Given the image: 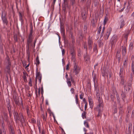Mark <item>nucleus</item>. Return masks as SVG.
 Listing matches in <instances>:
<instances>
[{
	"label": "nucleus",
	"instance_id": "f257e3e1",
	"mask_svg": "<svg viewBox=\"0 0 134 134\" xmlns=\"http://www.w3.org/2000/svg\"><path fill=\"white\" fill-rule=\"evenodd\" d=\"M5 61L6 62H7L8 65L6 67L5 69V70L7 72L9 73L10 72V67L11 66V63L10 62V59L9 57L8 56H7Z\"/></svg>",
	"mask_w": 134,
	"mask_h": 134
},
{
	"label": "nucleus",
	"instance_id": "f03ea898",
	"mask_svg": "<svg viewBox=\"0 0 134 134\" xmlns=\"http://www.w3.org/2000/svg\"><path fill=\"white\" fill-rule=\"evenodd\" d=\"M6 13L5 12H2V19L4 24L7 25L8 23V21L6 16Z\"/></svg>",
	"mask_w": 134,
	"mask_h": 134
},
{
	"label": "nucleus",
	"instance_id": "7ed1b4c3",
	"mask_svg": "<svg viewBox=\"0 0 134 134\" xmlns=\"http://www.w3.org/2000/svg\"><path fill=\"white\" fill-rule=\"evenodd\" d=\"M111 31L112 29L111 27H109L106 33L105 34L104 36L105 40H106L108 39Z\"/></svg>",
	"mask_w": 134,
	"mask_h": 134
},
{
	"label": "nucleus",
	"instance_id": "20e7f679",
	"mask_svg": "<svg viewBox=\"0 0 134 134\" xmlns=\"http://www.w3.org/2000/svg\"><path fill=\"white\" fill-rule=\"evenodd\" d=\"M70 54L71 56V58L72 60L74 62V63H75V56L76 54L75 50L73 49H71L70 50Z\"/></svg>",
	"mask_w": 134,
	"mask_h": 134
},
{
	"label": "nucleus",
	"instance_id": "39448f33",
	"mask_svg": "<svg viewBox=\"0 0 134 134\" xmlns=\"http://www.w3.org/2000/svg\"><path fill=\"white\" fill-rule=\"evenodd\" d=\"M96 109L99 111L97 116H99L101 115V114L100 112L103 109V106L102 104H98L96 108Z\"/></svg>",
	"mask_w": 134,
	"mask_h": 134
},
{
	"label": "nucleus",
	"instance_id": "423d86ee",
	"mask_svg": "<svg viewBox=\"0 0 134 134\" xmlns=\"http://www.w3.org/2000/svg\"><path fill=\"white\" fill-rule=\"evenodd\" d=\"M74 63V67L73 72L75 73V75H77L79 72L80 69L79 67H78L77 65L75 63Z\"/></svg>",
	"mask_w": 134,
	"mask_h": 134
},
{
	"label": "nucleus",
	"instance_id": "0eeeda50",
	"mask_svg": "<svg viewBox=\"0 0 134 134\" xmlns=\"http://www.w3.org/2000/svg\"><path fill=\"white\" fill-rule=\"evenodd\" d=\"M96 96L97 98L98 99V104H102V101L101 100L100 98V94L99 93V91L98 90L96 91Z\"/></svg>",
	"mask_w": 134,
	"mask_h": 134
},
{
	"label": "nucleus",
	"instance_id": "6e6552de",
	"mask_svg": "<svg viewBox=\"0 0 134 134\" xmlns=\"http://www.w3.org/2000/svg\"><path fill=\"white\" fill-rule=\"evenodd\" d=\"M33 40L32 37V35L31 32L27 40V44H28V48L29 49V46L31 44V43L32 42Z\"/></svg>",
	"mask_w": 134,
	"mask_h": 134
},
{
	"label": "nucleus",
	"instance_id": "1a4fd4ad",
	"mask_svg": "<svg viewBox=\"0 0 134 134\" xmlns=\"http://www.w3.org/2000/svg\"><path fill=\"white\" fill-rule=\"evenodd\" d=\"M117 36L116 35H114L112 37L111 40H112L111 43L113 44L117 42Z\"/></svg>",
	"mask_w": 134,
	"mask_h": 134
},
{
	"label": "nucleus",
	"instance_id": "9d476101",
	"mask_svg": "<svg viewBox=\"0 0 134 134\" xmlns=\"http://www.w3.org/2000/svg\"><path fill=\"white\" fill-rule=\"evenodd\" d=\"M88 44L89 49L90 50L92 48L93 42L92 40L90 38V37L88 39Z\"/></svg>",
	"mask_w": 134,
	"mask_h": 134
},
{
	"label": "nucleus",
	"instance_id": "9b49d317",
	"mask_svg": "<svg viewBox=\"0 0 134 134\" xmlns=\"http://www.w3.org/2000/svg\"><path fill=\"white\" fill-rule=\"evenodd\" d=\"M88 101L90 108L92 109L93 106V104L92 99L91 98L89 97L88 98Z\"/></svg>",
	"mask_w": 134,
	"mask_h": 134
},
{
	"label": "nucleus",
	"instance_id": "f8f14e48",
	"mask_svg": "<svg viewBox=\"0 0 134 134\" xmlns=\"http://www.w3.org/2000/svg\"><path fill=\"white\" fill-rule=\"evenodd\" d=\"M86 12L85 10H82L81 13V15L83 20H85L86 18Z\"/></svg>",
	"mask_w": 134,
	"mask_h": 134
},
{
	"label": "nucleus",
	"instance_id": "ddd939ff",
	"mask_svg": "<svg viewBox=\"0 0 134 134\" xmlns=\"http://www.w3.org/2000/svg\"><path fill=\"white\" fill-rule=\"evenodd\" d=\"M20 122L22 124L24 123L25 122V119L24 116L22 113L20 114Z\"/></svg>",
	"mask_w": 134,
	"mask_h": 134
},
{
	"label": "nucleus",
	"instance_id": "4468645a",
	"mask_svg": "<svg viewBox=\"0 0 134 134\" xmlns=\"http://www.w3.org/2000/svg\"><path fill=\"white\" fill-rule=\"evenodd\" d=\"M95 80L96 79L95 77H93V80L94 83V90L95 91H97L98 90H99V89L98 87V85L96 83H95Z\"/></svg>",
	"mask_w": 134,
	"mask_h": 134
},
{
	"label": "nucleus",
	"instance_id": "2eb2a0df",
	"mask_svg": "<svg viewBox=\"0 0 134 134\" xmlns=\"http://www.w3.org/2000/svg\"><path fill=\"white\" fill-rule=\"evenodd\" d=\"M23 79L24 81L25 82H26L27 81V80L26 79V76H28L27 74L25 72H23Z\"/></svg>",
	"mask_w": 134,
	"mask_h": 134
},
{
	"label": "nucleus",
	"instance_id": "dca6fc26",
	"mask_svg": "<svg viewBox=\"0 0 134 134\" xmlns=\"http://www.w3.org/2000/svg\"><path fill=\"white\" fill-rule=\"evenodd\" d=\"M122 54L123 56H125L126 53V47H123L122 46Z\"/></svg>",
	"mask_w": 134,
	"mask_h": 134
},
{
	"label": "nucleus",
	"instance_id": "f3484780",
	"mask_svg": "<svg viewBox=\"0 0 134 134\" xmlns=\"http://www.w3.org/2000/svg\"><path fill=\"white\" fill-rule=\"evenodd\" d=\"M127 87L128 91L130 90L131 88H132V83L131 81H130L129 82H128L127 85Z\"/></svg>",
	"mask_w": 134,
	"mask_h": 134
},
{
	"label": "nucleus",
	"instance_id": "a211bd4d",
	"mask_svg": "<svg viewBox=\"0 0 134 134\" xmlns=\"http://www.w3.org/2000/svg\"><path fill=\"white\" fill-rule=\"evenodd\" d=\"M121 24L120 26V28H122L125 25V22L124 20L122 19L121 20Z\"/></svg>",
	"mask_w": 134,
	"mask_h": 134
},
{
	"label": "nucleus",
	"instance_id": "6ab92c4d",
	"mask_svg": "<svg viewBox=\"0 0 134 134\" xmlns=\"http://www.w3.org/2000/svg\"><path fill=\"white\" fill-rule=\"evenodd\" d=\"M123 69V68L121 67L120 68V72H119V76L120 77H122Z\"/></svg>",
	"mask_w": 134,
	"mask_h": 134
},
{
	"label": "nucleus",
	"instance_id": "aec40b11",
	"mask_svg": "<svg viewBox=\"0 0 134 134\" xmlns=\"http://www.w3.org/2000/svg\"><path fill=\"white\" fill-rule=\"evenodd\" d=\"M128 5L127 6V8L129 10L131 8L132 6V2H128Z\"/></svg>",
	"mask_w": 134,
	"mask_h": 134
},
{
	"label": "nucleus",
	"instance_id": "412c9836",
	"mask_svg": "<svg viewBox=\"0 0 134 134\" xmlns=\"http://www.w3.org/2000/svg\"><path fill=\"white\" fill-rule=\"evenodd\" d=\"M36 62L37 66L40 63V61L39 59V57L38 55H37L36 58Z\"/></svg>",
	"mask_w": 134,
	"mask_h": 134
},
{
	"label": "nucleus",
	"instance_id": "4be33fe9",
	"mask_svg": "<svg viewBox=\"0 0 134 134\" xmlns=\"http://www.w3.org/2000/svg\"><path fill=\"white\" fill-rule=\"evenodd\" d=\"M131 71L134 74V62L132 61L131 65Z\"/></svg>",
	"mask_w": 134,
	"mask_h": 134
},
{
	"label": "nucleus",
	"instance_id": "5701e85b",
	"mask_svg": "<svg viewBox=\"0 0 134 134\" xmlns=\"http://www.w3.org/2000/svg\"><path fill=\"white\" fill-rule=\"evenodd\" d=\"M70 79H66L67 83L69 87H71V83L70 81Z\"/></svg>",
	"mask_w": 134,
	"mask_h": 134
},
{
	"label": "nucleus",
	"instance_id": "b1692460",
	"mask_svg": "<svg viewBox=\"0 0 134 134\" xmlns=\"http://www.w3.org/2000/svg\"><path fill=\"white\" fill-rule=\"evenodd\" d=\"M37 123V127L38 128L39 132L40 133V127H41V123L40 121H38Z\"/></svg>",
	"mask_w": 134,
	"mask_h": 134
},
{
	"label": "nucleus",
	"instance_id": "393cba45",
	"mask_svg": "<svg viewBox=\"0 0 134 134\" xmlns=\"http://www.w3.org/2000/svg\"><path fill=\"white\" fill-rule=\"evenodd\" d=\"M108 20V18L106 16H105L104 18V25L105 26L106 25L107 21Z\"/></svg>",
	"mask_w": 134,
	"mask_h": 134
},
{
	"label": "nucleus",
	"instance_id": "a878e982",
	"mask_svg": "<svg viewBox=\"0 0 134 134\" xmlns=\"http://www.w3.org/2000/svg\"><path fill=\"white\" fill-rule=\"evenodd\" d=\"M43 119L44 122H46L47 121V117L46 116H45L44 114H43Z\"/></svg>",
	"mask_w": 134,
	"mask_h": 134
},
{
	"label": "nucleus",
	"instance_id": "bb28decb",
	"mask_svg": "<svg viewBox=\"0 0 134 134\" xmlns=\"http://www.w3.org/2000/svg\"><path fill=\"white\" fill-rule=\"evenodd\" d=\"M85 60L86 61L89 60L90 59V57L88 55H86L85 57H84Z\"/></svg>",
	"mask_w": 134,
	"mask_h": 134
},
{
	"label": "nucleus",
	"instance_id": "cd10ccee",
	"mask_svg": "<svg viewBox=\"0 0 134 134\" xmlns=\"http://www.w3.org/2000/svg\"><path fill=\"white\" fill-rule=\"evenodd\" d=\"M87 26L86 25H85L83 29L84 33V34H86L87 32Z\"/></svg>",
	"mask_w": 134,
	"mask_h": 134
},
{
	"label": "nucleus",
	"instance_id": "c85d7f7f",
	"mask_svg": "<svg viewBox=\"0 0 134 134\" xmlns=\"http://www.w3.org/2000/svg\"><path fill=\"white\" fill-rule=\"evenodd\" d=\"M84 125H85V126L87 128H89V126L88 124V123L87 121H84Z\"/></svg>",
	"mask_w": 134,
	"mask_h": 134
},
{
	"label": "nucleus",
	"instance_id": "c756f323",
	"mask_svg": "<svg viewBox=\"0 0 134 134\" xmlns=\"http://www.w3.org/2000/svg\"><path fill=\"white\" fill-rule=\"evenodd\" d=\"M120 77L121 78V83L123 85L125 83L123 77Z\"/></svg>",
	"mask_w": 134,
	"mask_h": 134
},
{
	"label": "nucleus",
	"instance_id": "7c9ffc66",
	"mask_svg": "<svg viewBox=\"0 0 134 134\" xmlns=\"http://www.w3.org/2000/svg\"><path fill=\"white\" fill-rule=\"evenodd\" d=\"M86 113L85 111H84L83 113H82V116L83 119L86 118Z\"/></svg>",
	"mask_w": 134,
	"mask_h": 134
},
{
	"label": "nucleus",
	"instance_id": "2f4dec72",
	"mask_svg": "<svg viewBox=\"0 0 134 134\" xmlns=\"http://www.w3.org/2000/svg\"><path fill=\"white\" fill-rule=\"evenodd\" d=\"M78 95L77 94H76L75 96V102L76 104H78L79 103V102L78 101Z\"/></svg>",
	"mask_w": 134,
	"mask_h": 134
},
{
	"label": "nucleus",
	"instance_id": "473e14b6",
	"mask_svg": "<svg viewBox=\"0 0 134 134\" xmlns=\"http://www.w3.org/2000/svg\"><path fill=\"white\" fill-rule=\"evenodd\" d=\"M15 115H16L15 118H16V120H19L20 118L18 115V113H16L15 114Z\"/></svg>",
	"mask_w": 134,
	"mask_h": 134
},
{
	"label": "nucleus",
	"instance_id": "72a5a7b5",
	"mask_svg": "<svg viewBox=\"0 0 134 134\" xmlns=\"http://www.w3.org/2000/svg\"><path fill=\"white\" fill-rule=\"evenodd\" d=\"M7 117V114L6 113L4 114V117H2V118L3 120H6Z\"/></svg>",
	"mask_w": 134,
	"mask_h": 134
},
{
	"label": "nucleus",
	"instance_id": "f704fd0d",
	"mask_svg": "<svg viewBox=\"0 0 134 134\" xmlns=\"http://www.w3.org/2000/svg\"><path fill=\"white\" fill-rule=\"evenodd\" d=\"M116 97L118 102L120 103V98L119 97L118 94H116Z\"/></svg>",
	"mask_w": 134,
	"mask_h": 134
},
{
	"label": "nucleus",
	"instance_id": "c9c22d12",
	"mask_svg": "<svg viewBox=\"0 0 134 134\" xmlns=\"http://www.w3.org/2000/svg\"><path fill=\"white\" fill-rule=\"evenodd\" d=\"M41 77V75L40 74V72H37L36 73V78H37L39 77Z\"/></svg>",
	"mask_w": 134,
	"mask_h": 134
},
{
	"label": "nucleus",
	"instance_id": "e433bc0d",
	"mask_svg": "<svg viewBox=\"0 0 134 134\" xmlns=\"http://www.w3.org/2000/svg\"><path fill=\"white\" fill-rule=\"evenodd\" d=\"M2 126L3 128V130L2 129V130H3L4 134H5V132L4 131V128L5 127V124H4V122H2Z\"/></svg>",
	"mask_w": 134,
	"mask_h": 134
},
{
	"label": "nucleus",
	"instance_id": "4c0bfd02",
	"mask_svg": "<svg viewBox=\"0 0 134 134\" xmlns=\"http://www.w3.org/2000/svg\"><path fill=\"white\" fill-rule=\"evenodd\" d=\"M84 48L86 49V51H87V45L86 42L84 43Z\"/></svg>",
	"mask_w": 134,
	"mask_h": 134
},
{
	"label": "nucleus",
	"instance_id": "58836bf2",
	"mask_svg": "<svg viewBox=\"0 0 134 134\" xmlns=\"http://www.w3.org/2000/svg\"><path fill=\"white\" fill-rule=\"evenodd\" d=\"M102 29V27L101 26H100L99 27L98 30L97 31V32L98 34H99L100 33Z\"/></svg>",
	"mask_w": 134,
	"mask_h": 134
},
{
	"label": "nucleus",
	"instance_id": "ea45409f",
	"mask_svg": "<svg viewBox=\"0 0 134 134\" xmlns=\"http://www.w3.org/2000/svg\"><path fill=\"white\" fill-rule=\"evenodd\" d=\"M19 19L20 20V21L22 22L23 21V19H22V16L20 13L19 14Z\"/></svg>",
	"mask_w": 134,
	"mask_h": 134
},
{
	"label": "nucleus",
	"instance_id": "a19ab883",
	"mask_svg": "<svg viewBox=\"0 0 134 134\" xmlns=\"http://www.w3.org/2000/svg\"><path fill=\"white\" fill-rule=\"evenodd\" d=\"M70 91L72 94H74V93L75 90L73 88H71L70 90Z\"/></svg>",
	"mask_w": 134,
	"mask_h": 134
},
{
	"label": "nucleus",
	"instance_id": "79ce46f5",
	"mask_svg": "<svg viewBox=\"0 0 134 134\" xmlns=\"http://www.w3.org/2000/svg\"><path fill=\"white\" fill-rule=\"evenodd\" d=\"M29 85L30 86H32V81L31 78H30L29 81Z\"/></svg>",
	"mask_w": 134,
	"mask_h": 134
},
{
	"label": "nucleus",
	"instance_id": "37998d69",
	"mask_svg": "<svg viewBox=\"0 0 134 134\" xmlns=\"http://www.w3.org/2000/svg\"><path fill=\"white\" fill-rule=\"evenodd\" d=\"M83 95L84 94L83 93H82L80 95V98L81 99H83Z\"/></svg>",
	"mask_w": 134,
	"mask_h": 134
},
{
	"label": "nucleus",
	"instance_id": "c03bdc74",
	"mask_svg": "<svg viewBox=\"0 0 134 134\" xmlns=\"http://www.w3.org/2000/svg\"><path fill=\"white\" fill-rule=\"evenodd\" d=\"M124 67H126L127 65V63L126 62V60H125L124 63Z\"/></svg>",
	"mask_w": 134,
	"mask_h": 134
},
{
	"label": "nucleus",
	"instance_id": "a18cd8bd",
	"mask_svg": "<svg viewBox=\"0 0 134 134\" xmlns=\"http://www.w3.org/2000/svg\"><path fill=\"white\" fill-rule=\"evenodd\" d=\"M121 96L122 99L124 100V98H125V96L124 93H122L121 94Z\"/></svg>",
	"mask_w": 134,
	"mask_h": 134
},
{
	"label": "nucleus",
	"instance_id": "49530a36",
	"mask_svg": "<svg viewBox=\"0 0 134 134\" xmlns=\"http://www.w3.org/2000/svg\"><path fill=\"white\" fill-rule=\"evenodd\" d=\"M35 90L36 93V95L37 96V85H35Z\"/></svg>",
	"mask_w": 134,
	"mask_h": 134
},
{
	"label": "nucleus",
	"instance_id": "de8ad7c7",
	"mask_svg": "<svg viewBox=\"0 0 134 134\" xmlns=\"http://www.w3.org/2000/svg\"><path fill=\"white\" fill-rule=\"evenodd\" d=\"M130 49H133V44L132 43H131L130 44Z\"/></svg>",
	"mask_w": 134,
	"mask_h": 134
},
{
	"label": "nucleus",
	"instance_id": "09e8293b",
	"mask_svg": "<svg viewBox=\"0 0 134 134\" xmlns=\"http://www.w3.org/2000/svg\"><path fill=\"white\" fill-rule=\"evenodd\" d=\"M87 102H86L85 103V110H86V109L87 108Z\"/></svg>",
	"mask_w": 134,
	"mask_h": 134
},
{
	"label": "nucleus",
	"instance_id": "8fccbe9b",
	"mask_svg": "<svg viewBox=\"0 0 134 134\" xmlns=\"http://www.w3.org/2000/svg\"><path fill=\"white\" fill-rule=\"evenodd\" d=\"M36 79H38V80H39V82L40 83H41V79H42L41 77H39L36 78Z\"/></svg>",
	"mask_w": 134,
	"mask_h": 134
},
{
	"label": "nucleus",
	"instance_id": "3c124183",
	"mask_svg": "<svg viewBox=\"0 0 134 134\" xmlns=\"http://www.w3.org/2000/svg\"><path fill=\"white\" fill-rule=\"evenodd\" d=\"M97 50V45L96 44H95L94 47L93 48L94 51H95Z\"/></svg>",
	"mask_w": 134,
	"mask_h": 134
},
{
	"label": "nucleus",
	"instance_id": "603ef678",
	"mask_svg": "<svg viewBox=\"0 0 134 134\" xmlns=\"http://www.w3.org/2000/svg\"><path fill=\"white\" fill-rule=\"evenodd\" d=\"M26 109H27V115H30V110L29 109H28V108H26Z\"/></svg>",
	"mask_w": 134,
	"mask_h": 134
},
{
	"label": "nucleus",
	"instance_id": "864d4df0",
	"mask_svg": "<svg viewBox=\"0 0 134 134\" xmlns=\"http://www.w3.org/2000/svg\"><path fill=\"white\" fill-rule=\"evenodd\" d=\"M27 96L29 97H31V95L30 93V91L29 92H28V93H27Z\"/></svg>",
	"mask_w": 134,
	"mask_h": 134
},
{
	"label": "nucleus",
	"instance_id": "5fc2aeb1",
	"mask_svg": "<svg viewBox=\"0 0 134 134\" xmlns=\"http://www.w3.org/2000/svg\"><path fill=\"white\" fill-rule=\"evenodd\" d=\"M71 2L72 4L73 5L75 3V0H71Z\"/></svg>",
	"mask_w": 134,
	"mask_h": 134
},
{
	"label": "nucleus",
	"instance_id": "6e6d98bb",
	"mask_svg": "<svg viewBox=\"0 0 134 134\" xmlns=\"http://www.w3.org/2000/svg\"><path fill=\"white\" fill-rule=\"evenodd\" d=\"M69 64H68L66 66V70H68L69 69Z\"/></svg>",
	"mask_w": 134,
	"mask_h": 134
},
{
	"label": "nucleus",
	"instance_id": "4d7b16f0",
	"mask_svg": "<svg viewBox=\"0 0 134 134\" xmlns=\"http://www.w3.org/2000/svg\"><path fill=\"white\" fill-rule=\"evenodd\" d=\"M56 0H53V3H52V6H53L55 4Z\"/></svg>",
	"mask_w": 134,
	"mask_h": 134
},
{
	"label": "nucleus",
	"instance_id": "13d9d810",
	"mask_svg": "<svg viewBox=\"0 0 134 134\" xmlns=\"http://www.w3.org/2000/svg\"><path fill=\"white\" fill-rule=\"evenodd\" d=\"M11 133H10V134H15L14 131L12 129H11Z\"/></svg>",
	"mask_w": 134,
	"mask_h": 134
},
{
	"label": "nucleus",
	"instance_id": "bf43d9fd",
	"mask_svg": "<svg viewBox=\"0 0 134 134\" xmlns=\"http://www.w3.org/2000/svg\"><path fill=\"white\" fill-rule=\"evenodd\" d=\"M117 108H115L114 110V113H116L117 112Z\"/></svg>",
	"mask_w": 134,
	"mask_h": 134
},
{
	"label": "nucleus",
	"instance_id": "052dcab7",
	"mask_svg": "<svg viewBox=\"0 0 134 134\" xmlns=\"http://www.w3.org/2000/svg\"><path fill=\"white\" fill-rule=\"evenodd\" d=\"M62 54L63 55L65 53V50L64 49H62Z\"/></svg>",
	"mask_w": 134,
	"mask_h": 134
},
{
	"label": "nucleus",
	"instance_id": "680f3d73",
	"mask_svg": "<svg viewBox=\"0 0 134 134\" xmlns=\"http://www.w3.org/2000/svg\"><path fill=\"white\" fill-rule=\"evenodd\" d=\"M41 93L42 94L43 92V89L42 86V87L41 88Z\"/></svg>",
	"mask_w": 134,
	"mask_h": 134
},
{
	"label": "nucleus",
	"instance_id": "e2e57ef3",
	"mask_svg": "<svg viewBox=\"0 0 134 134\" xmlns=\"http://www.w3.org/2000/svg\"><path fill=\"white\" fill-rule=\"evenodd\" d=\"M105 26H104L103 28V29H102V32H104V31L105 30Z\"/></svg>",
	"mask_w": 134,
	"mask_h": 134
},
{
	"label": "nucleus",
	"instance_id": "0e129e2a",
	"mask_svg": "<svg viewBox=\"0 0 134 134\" xmlns=\"http://www.w3.org/2000/svg\"><path fill=\"white\" fill-rule=\"evenodd\" d=\"M14 39L15 41H17V38L16 36H14Z\"/></svg>",
	"mask_w": 134,
	"mask_h": 134
},
{
	"label": "nucleus",
	"instance_id": "69168bd1",
	"mask_svg": "<svg viewBox=\"0 0 134 134\" xmlns=\"http://www.w3.org/2000/svg\"><path fill=\"white\" fill-rule=\"evenodd\" d=\"M61 29L62 31L63 32L64 31V29L63 27H61Z\"/></svg>",
	"mask_w": 134,
	"mask_h": 134
},
{
	"label": "nucleus",
	"instance_id": "338daca9",
	"mask_svg": "<svg viewBox=\"0 0 134 134\" xmlns=\"http://www.w3.org/2000/svg\"><path fill=\"white\" fill-rule=\"evenodd\" d=\"M104 34V32H102L101 34L100 35V37H102L103 36Z\"/></svg>",
	"mask_w": 134,
	"mask_h": 134
},
{
	"label": "nucleus",
	"instance_id": "774afa93",
	"mask_svg": "<svg viewBox=\"0 0 134 134\" xmlns=\"http://www.w3.org/2000/svg\"><path fill=\"white\" fill-rule=\"evenodd\" d=\"M45 132L43 130L42 131V132L41 133V134H45Z\"/></svg>",
	"mask_w": 134,
	"mask_h": 134
}]
</instances>
